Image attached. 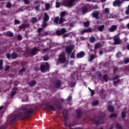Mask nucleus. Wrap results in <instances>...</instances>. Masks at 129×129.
I'll return each mask as SVG.
<instances>
[{
    "label": "nucleus",
    "mask_w": 129,
    "mask_h": 129,
    "mask_svg": "<svg viewBox=\"0 0 129 129\" xmlns=\"http://www.w3.org/2000/svg\"><path fill=\"white\" fill-rule=\"evenodd\" d=\"M125 112H122L121 113V117L122 118H124V117H125Z\"/></svg>",
    "instance_id": "44"
},
{
    "label": "nucleus",
    "mask_w": 129,
    "mask_h": 129,
    "mask_svg": "<svg viewBox=\"0 0 129 129\" xmlns=\"http://www.w3.org/2000/svg\"><path fill=\"white\" fill-rule=\"evenodd\" d=\"M42 30H43V28H40L38 29V33H40L41 31H42Z\"/></svg>",
    "instance_id": "60"
},
{
    "label": "nucleus",
    "mask_w": 129,
    "mask_h": 129,
    "mask_svg": "<svg viewBox=\"0 0 129 129\" xmlns=\"http://www.w3.org/2000/svg\"><path fill=\"white\" fill-rule=\"evenodd\" d=\"M44 61H48L49 60V56L47 55H45L43 57Z\"/></svg>",
    "instance_id": "38"
},
{
    "label": "nucleus",
    "mask_w": 129,
    "mask_h": 129,
    "mask_svg": "<svg viewBox=\"0 0 129 129\" xmlns=\"http://www.w3.org/2000/svg\"><path fill=\"white\" fill-rule=\"evenodd\" d=\"M91 32H92V29H91V28H89L87 29L82 30L81 31V34H82V35H83L85 33H90Z\"/></svg>",
    "instance_id": "12"
},
{
    "label": "nucleus",
    "mask_w": 129,
    "mask_h": 129,
    "mask_svg": "<svg viewBox=\"0 0 129 129\" xmlns=\"http://www.w3.org/2000/svg\"><path fill=\"white\" fill-rule=\"evenodd\" d=\"M116 128L118 129H122V127L119 125V124H117L116 125Z\"/></svg>",
    "instance_id": "41"
},
{
    "label": "nucleus",
    "mask_w": 129,
    "mask_h": 129,
    "mask_svg": "<svg viewBox=\"0 0 129 129\" xmlns=\"http://www.w3.org/2000/svg\"><path fill=\"white\" fill-rule=\"evenodd\" d=\"M77 113L78 114V117H80V116H81V114H82L81 110H80V109L77 110Z\"/></svg>",
    "instance_id": "27"
},
{
    "label": "nucleus",
    "mask_w": 129,
    "mask_h": 129,
    "mask_svg": "<svg viewBox=\"0 0 129 129\" xmlns=\"http://www.w3.org/2000/svg\"><path fill=\"white\" fill-rule=\"evenodd\" d=\"M60 16V22H64V17H65V16H67V12L66 11H63L61 12Z\"/></svg>",
    "instance_id": "9"
},
{
    "label": "nucleus",
    "mask_w": 129,
    "mask_h": 129,
    "mask_svg": "<svg viewBox=\"0 0 129 129\" xmlns=\"http://www.w3.org/2000/svg\"><path fill=\"white\" fill-rule=\"evenodd\" d=\"M116 114H115V113H112V114H111L110 115V118H112V117H115V116H116Z\"/></svg>",
    "instance_id": "45"
},
{
    "label": "nucleus",
    "mask_w": 129,
    "mask_h": 129,
    "mask_svg": "<svg viewBox=\"0 0 129 129\" xmlns=\"http://www.w3.org/2000/svg\"><path fill=\"white\" fill-rule=\"evenodd\" d=\"M7 8L10 9V8H12V4L11 3H8L6 5Z\"/></svg>",
    "instance_id": "39"
},
{
    "label": "nucleus",
    "mask_w": 129,
    "mask_h": 129,
    "mask_svg": "<svg viewBox=\"0 0 129 129\" xmlns=\"http://www.w3.org/2000/svg\"><path fill=\"white\" fill-rule=\"evenodd\" d=\"M71 58H75V52H73L71 55Z\"/></svg>",
    "instance_id": "51"
},
{
    "label": "nucleus",
    "mask_w": 129,
    "mask_h": 129,
    "mask_svg": "<svg viewBox=\"0 0 129 129\" xmlns=\"http://www.w3.org/2000/svg\"><path fill=\"white\" fill-rule=\"evenodd\" d=\"M14 23H15V25H18V24H19L20 21H19L17 20H15L14 21Z\"/></svg>",
    "instance_id": "55"
},
{
    "label": "nucleus",
    "mask_w": 129,
    "mask_h": 129,
    "mask_svg": "<svg viewBox=\"0 0 129 129\" xmlns=\"http://www.w3.org/2000/svg\"><path fill=\"white\" fill-rule=\"evenodd\" d=\"M34 112L33 109H29L27 107H25L23 109V112H19L16 117L12 118L11 119V122H14L17 117H21V118H27L29 117L31 114Z\"/></svg>",
    "instance_id": "1"
},
{
    "label": "nucleus",
    "mask_w": 129,
    "mask_h": 129,
    "mask_svg": "<svg viewBox=\"0 0 129 129\" xmlns=\"http://www.w3.org/2000/svg\"><path fill=\"white\" fill-rule=\"evenodd\" d=\"M25 71H26V69L23 68L22 70H21L19 72V74L20 75H22V74H23V73L25 72Z\"/></svg>",
    "instance_id": "37"
},
{
    "label": "nucleus",
    "mask_w": 129,
    "mask_h": 129,
    "mask_svg": "<svg viewBox=\"0 0 129 129\" xmlns=\"http://www.w3.org/2000/svg\"><path fill=\"white\" fill-rule=\"evenodd\" d=\"M38 22V19L36 17H33L31 20V23L32 24H36Z\"/></svg>",
    "instance_id": "21"
},
{
    "label": "nucleus",
    "mask_w": 129,
    "mask_h": 129,
    "mask_svg": "<svg viewBox=\"0 0 129 129\" xmlns=\"http://www.w3.org/2000/svg\"><path fill=\"white\" fill-rule=\"evenodd\" d=\"M13 90L14 91H12L11 92V96H14V95L16 94V90H17V88H13Z\"/></svg>",
    "instance_id": "29"
},
{
    "label": "nucleus",
    "mask_w": 129,
    "mask_h": 129,
    "mask_svg": "<svg viewBox=\"0 0 129 129\" xmlns=\"http://www.w3.org/2000/svg\"><path fill=\"white\" fill-rule=\"evenodd\" d=\"M70 65H74V60H72L70 62Z\"/></svg>",
    "instance_id": "58"
},
{
    "label": "nucleus",
    "mask_w": 129,
    "mask_h": 129,
    "mask_svg": "<svg viewBox=\"0 0 129 129\" xmlns=\"http://www.w3.org/2000/svg\"><path fill=\"white\" fill-rule=\"evenodd\" d=\"M122 42L119 39V36L118 35H116L114 36V45H119V44H121Z\"/></svg>",
    "instance_id": "5"
},
{
    "label": "nucleus",
    "mask_w": 129,
    "mask_h": 129,
    "mask_svg": "<svg viewBox=\"0 0 129 129\" xmlns=\"http://www.w3.org/2000/svg\"><path fill=\"white\" fill-rule=\"evenodd\" d=\"M24 3L26 5H29L30 4V0H24Z\"/></svg>",
    "instance_id": "52"
},
{
    "label": "nucleus",
    "mask_w": 129,
    "mask_h": 129,
    "mask_svg": "<svg viewBox=\"0 0 129 129\" xmlns=\"http://www.w3.org/2000/svg\"><path fill=\"white\" fill-rule=\"evenodd\" d=\"M85 55V52L84 51H81L77 54V58H83Z\"/></svg>",
    "instance_id": "13"
},
{
    "label": "nucleus",
    "mask_w": 129,
    "mask_h": 129,
    "mask_svg": "<svg viewBox=\"0 0 129 129\" xmlns=\"http://www.w3.org/2000/svg\"><path fill=\"white\" fill-rule=\"evenodd\" d=\"M46 108L48 109V110H51L52 111H54L55 110V108H54V106L50 105H46L45 106Z\"/></svg>",
    "instance_id": "15"
},
{
    "label": "nucleus",
    "mask_w": 129,
    "mask_h": 129,
    "mask_svg": "<svg viewBox=\"0 0 129 129\" xmlns=\"http://www.w3.org/2000/svg\"><path fill=\"white\" fill-rule=\"evenodd\" d=\"M117 29V25H112L109 28V32H114V31H116Z\"/></svg>",
    "instance_id": "11"
},
{
    "label": "nucleus",
    "mask_w": 129,
    "mask_h": 129,
    "mask_svg": "<svg viewBox=\"0 0 129 129\" xmlns=\"http://www.w3.org/2000/svg\"><path fill=\"white\" fill-rule=\"evenodd\" d=\"M59 62L60 63H64L65 61H66V57H65V54L64 53H61L59 56L58 59Z\"/></svg>",
    "instance_id": "7"
},
{
    "label": "nucleus",
    "mask_w": 129,
    "mask_h": 129,
    "mask_svg": "<svg viewBox=\"0 0 129 129\" xmlns=\"http://www.w3.org/2000/svg\"><path fill=\"white\" fill-rule=\"evenodd\" d=\"M108 110L111 111V112H112V111H114V108L112 106H108Z\"/></svg>",
    "instance_id": "26"
},
{
    "label": "nucleus",
    "mask_w": 129,
    "mask_h": 129,
    "mask_svg": "<svg viewBox=\"0 0 129 129\" xmlns=\"http://www.w3.org/2000/svg\"><path fill=\"white\" fill-rule=\"evenodd\" d=\"M94 55H91L89 59V61L91 62L92 61V60H94Z\"/></svg>",
    "instance_id": "36"
},
{
    "label": "nucleus",
    "mask_w": 129,
    "mask_h": 129,
    "mask_svg": "<svg viewBox=\"0 0 129 129\" xmlns=\"http://www.w3.org/2000/svg\"><path fill=\"white\" fill-rule=\"evenodd\" d=\"M54 23L57 24H62L63 22H61V18H60V19H59V17H55L54 20Z\"/></svg>",
    "instance_id": "14"
},
{
    "label": "nucleus",
    "mask_w": 129,
    "mask_h": 129,
    "mask_svg": "<svg viewBox=\"0 0 129 129\" xmlns=\"http://www.w3.org/2000/svg\"><path fill=\"white\" fill-rule=\"evenodd\" d=\"M3 60H0V71L1 70H3V69H4V68L3 67Z\"/></svg>",
    "instance_id": "34"
},
{
    "label": "nucleus",
    "mask_w": 129,
    "mask_h": 129,
    "mask_svg": "<svg viewBox=\"0 0 129 129\" xmlns=\"http://www.w3.org/2000/svg\"><path fill=\"white\" fill-rule=\"evenodd\" d=\"M121 4H122V2H120L119 0H116L113 2V5L114 7H119Z\"/></svg>",
    "instance_id": "10"
},
{
    "label": "nucleus",
    "mask_w": 129,
    "mask_h": 129,
    "mask_svg": "<svg viewBox=\"0 0 129 129\" xmlns=\"http://www.w3.org/2000/svg\"><path fill=\"white\" fill-rule=\"evenodd\" d=\"M65 33H67V30H66L65 28H62L60 30H57L56 31V34L57 35V36L63 35V34H65Z\"/></svg>",
    "instance_id": "6"
},
{
    "label": "nucleus",
    "mask_w": 129,
    "mask_h": 129,
    "mask_svg": "<svg viewBox=\"0 0 129 129\" xmlns=\"http://www.w3.org/2000/svg\"><path fill=\"white\" fill-rule=\"evenodd\" d=\"M104 12L105 13H106V14H109V9L108 8L105 9Z\"/></svg>",
    "instance_id": "48"
},
{
    "label": "nucleus",
    "mask_w": 129,
    "mask_h": 129,
    "mask_svg": "<svg viewBox=\"0 0 129 129\" xmlns=\"http://www.w3.org/2000/svg\"><path fill=\"white\" fill-rule=\"evenodd\" d=\"M125 14L127 15L129 14V5L127 6V8L126 10Z\"/></svg>",
    "instance_id": "43"
},
{
    "label": "nucleus",
    "mask_w": 129,
    "mask_h": 129,
    "mask_svg": "<svg viewBox=\"0 0 129 129\" xmlns=\"http://www.w3.org/2000/svg\"><path fill=\"white\" fill-rule=\"evenodd\" d=\"M116 57H120L121 56V52H118L116 54Z\"/></svg>",
    "instance_id": "47"
},
{
    "label": "nucleus",
    "mask_w": 129,
    "mask_h": 129,
    "mask_svg": "<svg viewBox=\"0 0 129 129\" xmlns=\"http://www.w3.org/2000/svg\"><path fill=\"white\" fill-rule=\"evenodd\" d=\"M11 57L12 59H16L17 57H18V55H17V53L13 52L11 55Z\"/></svg>",
    "instance_id": "25"
},
{
    "label": "nucleus",
    "mask_w": 129,
    "mask_h": 129,
    "mask_svg": "<svg viewBox=\"0 0 129 129\" xmlns=\"http://www.w3.org/2000/svg\"><path fill=\"white\" fill-rule=\"evenodd\" d=\"M35 9L36 10V11H40V5L35 7Z\"/></svg>",
    "instance_id": "54"
},
{
    "label": "nucleus",
    "mask_w": 129,
    "mask_h": 129,
    "mask_svg": "<svg viewBox=\"0 0 129 129\" xmlns=\"http://www.w3.org/2000/svg\"><path fill=\"white\" fill-rule=\"evenodd\" d=\"M127 63H129V58H125L124 60V63L123 62H121V64H127Z\"/></svg>",
    "instance_id": "30"
},
{
    "label": "nucleus",
    "mask_w": 129,
    "mask_h": 129,
    "mask_svg": "<svg viewBox=\"0 0 129 129\" xmlns=\"http://www.w3.org/2000/svg\"><path fill=\"white\" fill-rule=\"evenodd\" d=\"M104 28H105V26L104 25H100V26H99V27L98 28V31H99L100 32H102V31L104 30Z\"/></svg>",
    "instance_id": "19"
},
{
    "label": "nucleus",
    "mask_w": 129,
    "mask_h": 129,
    "mask_svg": "<svg viewBox=\"0 0 129 129\" xmlns=\"http://www.w3.org/2000/svg\"><path fill=\"white\" fill-rule=\"evenodd\" d=\"M100 47H101L100 43H97L95 44V49H98V48H100Z\"/></svg>",
    "instance_id": "22"
},
{
    "label": "nucleus",
    "mask_w": 129,
    "mask_h": 129,
    "mask_svg": "<svg viewBox=\"0 0 129 129\" xmlns=\"http://www.w3.org/2000/svg\"><path fill=\"white\" fill-rule=\"evenodd\" d=\"M6 56L8 58V59H11V57H12L10 53L6 54Z\"/></svg>",
    "instance_id": "50"
},
{
    "label": "nucleus",
    "mask_w": 129,
    "mask_h": 129,
    "mask_svg": "<svg viewBox=\"0 0 129 129\" xmlns=\"http://www.w3.org/2000/svg\"><path fill=\"white\" fill-rule=\"evenodd\" d=\"M84 25L85 28H88V27H89V22L87 21L86 22H84Z\"/></svg>",
    "instance_id": "33"
},
{
    "label": "nucleus",
    "mask_w": 129,
    "mask_h": 129,
    "mask_svg": "<svg viewBox=\"0 0 129 129\" xmlns=\"http://www.w3.org/2000/svg\"><path fill=\"white\" fill-rule=\"evenodd\" d=\"M61 86V82L60 81H57L55 84V87L56 88H60Z\"/></svg>",
    "instance_id": "20"
},
{
    "label": "nucleus",
    "mask_w": 129,
    "mask_h": 129,
    "mask_svg": "<svg viewBox=\"0 0 129 129\" xmlns=\"http://www.w3.org/2000/svg\"><path fill=\"white\" fill-rule=\"evenodd\" d=\"M90 43H94L95 42V38L93 36L91 37L90 38Z\"/></svg>",
    "instance_id": "28"
},
{
    "label": "nucleus",
    "mask_w": 129,
    "mask_h": 129,
    "mask_svg": "<svg viewBox=\"0 0 129 129\" xmlns=\"http://www.w3.org/2000/svg\"><path fill=\"white\" fill-rule=\"evenodd\" d=\"M98 14H99V12H95L92 13V17L94 18H95L96 19H98Z\"/></svg>",
    "instance_id": "18"
},
{
    "label": "nucleus",
    "mask_w": 129,
    "mask_h": 129,
    "mask_svg": "<svg viewBox=\"0 0 129 129\" xmlns=\"http://www.w3.org/2000/svg\"><path fill=\"white\" fill-rule=\"evenodd\" d=\"M103 79L104 80H105V81L106 82H107V75H105L104 76H103Z\"/></svg>",
    "instance_id": "46"
},
{
    "label": "nucleus",
    "mask_w": 129,
    "mask_h": 129,
    "mask_svg": "<svg viewBox=\"0 0 129 129\" xmlns=\"http://www.w3.org/2000/svg\"><path fill=\"white\" fill-rule=\"evenodd\" d=\"M26 27V24H22L20 26V29H24Z\"/></svg>",
    "instance_id": "53"
},
{
    "label": "nucleus",
    "mask_w": 129,
    "mask_h": 129,
    "mask_svg": "<svg viewBox=\"0 0 129 129\" xmlns=\"http://www.w3.org/2000/svg\"><path fill=\"white\" fill-rule=\"evenodd\" d=\"M89 8V5H84L82 9H80V11L82 12L83 14L86 13L87 12V10Z\"/></svg>",
    "instance_id": "8"
},
{
    "label": "nucleus",
    "mask_w": 129,
    "mask_h": 129,
    "mask_svg": "<svg viewBox=\"0 0 129 129\" xmlns=\"http://www.w3.org/2000/svg\"><path fill=\"white\" fill-rule=\"evenodd\" d=\"M40 70L41 72H46L49 70V63L48 62H43L40 66Z\"/></svg>",
    "instance_id": "3"
},
{
    "label": "nucleus",
    "mask_w": 129,
    "mask_h": 129,
    "mask_svg": "<svg viewBox=\"0 0 129 129\" xmlns=\"http://www.w3.org/2000/svg\"><path fill=\"white\" fill-rule=\"evenodd\" d=\"M68 36H69V34H65L63 35V38H65V37H68Z\"/></svg>",
    "instance_id": "61"
},
{
    "label": "nucleus",
    "mask_w": 129,
    "mask_h": 129,
    "mask_svg": "<svg viewBox=\"0 0 129 129\" xmlns=\"http://www.w3.org/2000/svg\"><path fill=\"white\" fill-rule=\"evenodd\" d=\"M47 26H48V24L46 22H43L42 25V28H46Z\"/></svg>",
    "instance_id": "40"
},
{
    "label": "nucleus",
    "mask_w": 129,
    "mask_h": 129,
    "mask_svg": "<svg viewBox=\"0 0 129 129\" xmlns=\"http://www.w3.org/2000/svg\"><path fill=\"white\" fill-rule=\"evenodd\" d=\"M118 82H119V80H117V81H114V85H115L116 84H117V83H118Z\"/></svg>",
    "instance_id": "57"
},
{
    "label": "nucleus",
    "mask_w": 129,
    "mask_h": 129,
    "mask_svg": "<svg viewBox=\"0 0 129 129\" xmlns=\"http://www.w3.org/2000/svg\"><path fill=\"white\" fill-rule=\"evenodd\" d=\"M92 104L93 106H96V105L98 104V101H95V102H93Z\"/></svg>",
    "instance_id": "42"
},
{
    "label": "nucleus",
    "mask_w": 129,
    "mask_h": 129,
    "mask_svg": "<svg viewBox=\"0 0 129 129\" xmlns=\"http://www.w3.org/2000/svg\"><path fill=\"white\" fill-rule=\"evenodd\" d=\"M43 52H47V51H48V49L47 48H45L43 50Z\"/></svg>",
    "instance_id": "64"
},
{
    "label": "nucleus",
    "mask_w": 129,
    "mask_h": 129,
    "mask_svg": "<svg viewBox=\"0 0 129 129\" xmlns=\"http://www.w3.org/2000/svg\"><path fill=\"white\" fill-rule=\"evenodd\" d=\"M90 91L91 92V95H93V94H94V91L92 90H90Z\"/></svg>",
    "instance_id": "63"
},
{
    "label": "nucleus",
    "mask_w": 129,
    "mask_h": 129,
    "mask_svg": "<svg viewBox=\"0 0 129 129\" xmlns=\"http://www.w3.org/2000/svg\"><path fill=\"white\" fill-rule=\"evenodd\" d=\"M7 35L9 37H13V36H14V34L12 32H11V31H8L7 32Z\"/></svg>",
    "instance_id": "35"
},
{
    "label": "nucleus",
    "mask_w": 129,
    "mask_h": 129,
    "mask_svg": "<svg viewBox=\"0 0 129 129\" xmlns=\"http://www.w3.org/2000/svg\"><path fill=\"white\" fill-rule=\"evenodd\" d=\"M38 48L35 47L34 48L32 49L31 51V53L32 55H36L37 53H38Z\"/></svg>",
    "instance_id": "16"
},
{
    "label": "nucleus",
    "mask_w": 129,
    "mask_h": 129,
    "mask_svg": "<svg viewBox=\"0 0 129 129\" xmlns=\"http://www.w3.org/2000/svg\"><path fill=\"white\" fill-rule=\"evenodd\" d=\"M49 15H48L47 13H44V22H48V21H49Z\"/></svg>",
    "instance_id": "17"
},
{
    "label": "nucleus",
    "mask_w": 129,
    "mask_h": 129,
    "mask_svg": "<svg viewBox=\"0 0 129 129\" xmlns=\"http://www.w3.org/2000/svg\"><path fill=\"white\" fill-rule=\"evenodd\" d=\"M29 85L31 87L33 86H34V85H36V81H32L29 83Z\"/></svg>",
    "instance_id": "24"
},
{
    "label": "nucleus",
    "mask_w": 129,
    "mask_h": 129,
    "mask_svg": "<svg viewBox=\"0 0 129 129\" xmlns=\"http://www.w3.org/2000/svg\"><path fill=\"white\" fill-rule=\"evenodd\" d=\"M49 9H50V4L47 3L45 4V10L46 11H49Z\"/></svg>",
    "instance_id": "31"
},
{
    "label": "nucleus",
    "mask_w": 129,
    "mask_h": 129,
    "mask_svg": "<svg viewBox=\"0 0 129 129\" xmlns=\"http://www.w3.org/2000/svg\"><path fill=\"white\" fill-rule=\"evenodd\" d=\"M75 0H62V4L67 8H72L74 6Z\"/></svg>",
    "instance_id": "2"
},
{
    "label": "nucleus",
    "mask_w": 129,
    "mask_h": 129,
    "mask_svg": "<svg viewBox=\"0 0 129 129\" xmlns=\"http://www.w3.org/2000/svg\"><path fill=\"white\" fill-rule=\"evenodd\" d=\"M120 77L119 75H117L116 77L114 78V80H117V79H118Z\"/></svg>",
    "instance_id": "56"
},
{
    "label": "nucleus",
    "mask_w": 129,
    "mask_h": 129,
    "mask_svg": "<svg viewBox=\"0 0 129 129\" xmlns=\"http://www.w3.org/2000/svg\"><path fill=\"white\" fill-rule=\"evenodd\" d=\"M70 26L71 27V28H73V27H74V24L71 23Z\"/></svg>",
    "instance_id": "62"
},
{
    "label": "nucleus",
    "mask_w": 129,
    "mask_h": 129,
    "mask_svg": "<svg viewBox=\"0 0 129 129\" xmlns=\"http://www.w3.org/2000/svg\"><path fill=\"white\" fill-rule=\"evenodd\" d=\"M10 68V67L9 66H7L5 69L6 71H8V70H9Z\"/></svg>",
    "instance_id": "59"
},
{
    "label": "nucleus",
    "mask_w": 129,
    "mask_h": 129,
    "mask_svg": "<svg viewBox=\"0 0 129 129\" xmlns=\"http://www.w3.org/2000/svg\"><path fill=\"white\" fill-rule=\"evenodd\" d=\"M60 7H61V3L58 2H56L55 3V7L57 8H60Z\"/></svg>",
    "instance_id": "32"
},
{
    "label": "nucleus",
    "mask_w": 129,
    "mask_h": 129,
    "mask_svg": "<svg viewBox=\"0 0 129 129\" xmlns=\"http://www.w3.org/2000/svg\"><path fill=\"white\" fill-rule=\"evenodd\" d=\"M17 39H18L19 40H22L23 39V37H22V35L19 34L18 36H17Z\"/></svg>",
    "instance_id": "49"
},
{
    "label": "nucleus",
    "mask_w": 129,
    "mask_h": 129,
    "mask_svg": "<svg viewBox=\"0 0 129 129\" xmlns=\"http://www.w3.org/2000/svg\"><path fill=\"white\" fill-rule=\"evenodd\" d=\"M103 120H104L103 118L100 119L99 120L97 121L96 124H98V125L101 124V123L103 122Z\"/></svg>",
    "instance_id": "23"
},
{
    "label": "nucleus",
    "mask_w": 129,
    "mask_h": 129,
    "mask_svg": "<svg viewBox=\"0 0 129 129\" xmlns=\"http://www.w3.org/2000/svg\"><path fill=\"white\" fill-rule=\"evenodd\" d=\"M74 48H75L74 45H68L66 47V51L67 53H68V55L71 53L72 50H74Z\"/></svg>",
    "instance_id": "4"
}]
</instances>
